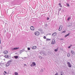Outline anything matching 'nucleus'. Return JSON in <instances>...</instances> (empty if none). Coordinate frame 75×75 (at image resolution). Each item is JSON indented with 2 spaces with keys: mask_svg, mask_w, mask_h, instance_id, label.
I'll return each mask as SVG.
<instances>
[{
  "mask_svg": "<svg viewBox=\"0 0 75 75\" xmlns=\"http://www.w3.org/2000/svg\"><path fill=\"white\" fill-rule=\"evenodd\" d=\"M36 65V64L34 62H33L32 64L31 65V67H34V66H35Z\"/></svg>",
  "mask_w": 75,
  "mask_h": 75,
  "instance_id": "2",
  "label": "nucleus"
},
{
  "mask_svg": "<svg viewBox=\"0 0 75 75\" xmlns=\"http://www.w3.org/2000/svg\"><path fill=\"white\" fill-rule=\"evenodd\" d=\"M10 65V64L9 63H7L6 65V67H8Z\"/></svg>",
  "mask_w": 75,
  "mask_h": 75,
  "instance_id": "14",
  "label": "nucleus"
},
{
  "mask_svg": "<svg viewBox=\"0 0 75 75\" xmlns=\"http://www.w3.org/2000/svg\"><path fill=\"white\" fill-rule=\"evenodd\" d=\"M14 57L15 59H17L18 58V56H15Z\"/></svg>",
  "mask_w": 75,
  "mask_h": 75,
  "instance_id": "16",
  "label": "nucleus"
},
{
  "mask_svg": "<svg viewBox=\"0 0 75 75\" xmlns=\"http://www.w3.org/2000/svg\"><path fill=\"white\" fill-rule=\"evenodd\" d=\"M59 5H61V4L60 3H59Z\"/></svg>",
  "mask_w": 75,
  "mask_h": 75,
  "instance_id": "32",
  "label": "nucleus"
},
{
  "mask_svg": "<svg viewBox=\"0 0 75 75\" xmlns=\"http://www.w3.org/2000/svg\"><path fill=\"white\" fill-rule=\"evenodd\" d=\"M71 52L73 55H75V52L73 50H71Z\"/></svg>",
  "mask_w": 75,
  "mask_h": 75,
  "instance_id": "11",
  "label": "nucleus"
},
{
  "mask_svg": "<svg viewBox=\"0 0 75 75\" xmlns=\"http://www.w3.org/2000/svg\"><path fill=\"white\" fill-rule=\"evenodd\" d=\"M70 20V17H69L68 18V20Z\"/></svg>",
  "mask_w": 75,
  "mask_h": 75,
  "instance_id": "28",
  "label": "nucleus"
},
{
  "mask_svg": "<svg viewBox=\"0 0 75 75\" xmlns=\"http://www.w3.org/2000/svg\"><path fill=\"white\" fill-rule=\"evenodd\" d=\"M67 56L68 57H70V53H67Z\"/></svg>",
  "mask_w": 75,
  "mask_h": 75,
  "instance_id": "13",
  "label": "nucleus"
},
{
  "mask_svg": "<svg viewBox=\"0 0 75 75\" xmlns=\"http://www.w3.org/2000/svg\"><path fill=\"white\" fill-rule=\"evenodd\" d=\"M58 48H57L56 49H55L54 50V51L55 52H56L57 51H58Z\"/></svg>",
  "mask_w": 75,
  "mask_h": 75,
  "instance_id": "17",
  "label": "nucleus"
},
{
  "mask_svg": "<svg viewBox=\"0 0 75 75\" xmlns=\"http://www.w3.org/2000/svg\"><path fill=\"white\" fill-rule=\"evenodd\" d=\"M15 75H18V73L17 72H15Z\"/></svg>",
  "mask_w": 75,
  "mask_h": 75,
  "instance_id": "20",
  "label": "nucleus"
},
{
  "mask_svg": "<svg viewBox=\"0 0 75 75\" xmlns=\"http://www.w3.org/2000/svg\"><path fill=\"white\" fill-rule=\"evenodd\" d=\"M69 33H68L66 35L67 36H68L69 35Z\"/></svg>",
  "mask_w": 75,
  "mask_h": 75,
  "instance_id": "24",
  "label": "nucleus"
},
{
  "mask_svg": "<svg viewBox=\"0 0 75 75\" xmlns=\"http://www.w3.org/2000/svg\"><path fill=\"white\" fill-rule=\"evenodd\" d=\"M0 44H1V40H0Z\"/></svg>",
  "mask_w": 75,
  "mask_h": 75,
  "instance_id": "35",
  "label": "nucleus"
},
{
  "mask_svg": "<svg viewBox=\"0 0 75 75\" xmlns=\"http://www.w3.org/2000/svg\"><path fill=\"white\" fill-rule=\"evenodd\" d=\"M59 11H61V8H60L59 9Z\"/></svg>",
  "mask_w": 75,
  "mask_h": 75,
  "instance_id": "29",
  "label": "nucleus"
},
{
  "mask_svg": "<svg viewBox=\"0 0 75 75\" xmlns=\"http://www.w3.org/2000/svg\"><path fill=\"white\" fill-rule=\"evenodd\" d=\"M51 40V39H46V41H50Z\"/></svg>",
  "mask_w": 75,
  "mask_h": 75,
  "instance_id": "19",
  "label": "nucleus"
},
{
  "mask_svg": "<svg viewBox=\"0 0 75 75\" xmlns=\"http://www.w3.org/2000/svg\"><path fill=\"white\" fill-rule=\"evenodd\" d=\"M66 32V31H63V32H62V33H65Z\"/></svg>",
  "mask_w": 75,
  "mask_h": 75,
  "instance_id": "21",
  "label": "nucleus"
},
{
  "mask_svg": "<svg viewBox=\"0 0 75 75\" xmlns=\"http://www.w3.org/2000/svg\"><path fill=\"white\" fill-rule=\"evenodd\" d=\"M49 18H48V17L47 18V20H49Z\"/></svg>",
  "mask_w": 75,
  "mask_h": 75,
  "instance_id": "30",
  "label": "nucleus"
},
{
  "mask_svg": "<svg viewBox=\"0 0 75 75\" xmlns=\"http://www.w3.org/2000/svg\"><path fill=\"white\" fill-rule=\"evenodd\" d=\"M68 66L69 67V68H71V64H70L69 62H68L67 63Z\"/></svg>",
  "mask_w": 75,
  "mask_h": 75,
  "instance_id": "5",
  "label": "nucleus"
},
{
  "mask_svg": "<svg viewBox=\"0 0 75 75\" xmlns=\"http://www.w3.org/2000/svg\"><path fill=\"white\" fill-rule=\"evenodd\" d=\"M55 40H52V42H51V44H55Z\"/></svg>",
  "mask_w": 75,
  "mask_h": 75,
  "instance_id": "6",
  "label": "nucleus"
},
{
  "mask_svg": "<svg viewBox=\"0 0 75 75\" xmlns=\"http://www.w3.org/2000/svg\"><path fill=\"white\" fill-rule=\"evenodd\" d=\"M56 35H57V33L55 32L52 34V36L53 37H54V36H55Z\"/></svg>",
  "mask_w": 75,
  "mask_h": 75,
  "instance_id": "7",
  "label": "nucleus"
},
{
  "mask_svg": "<svg viewBox=\"0 0 75 75\" xmlns=\"http://www.w3.org/2000/svg\"><path fill=\"white\" fill-rule=\"evenodd\" d=\"M8 53V51L7 50H5L4 52V54H7Z\"/></svg>",
  "mask_w": 75,
  "mask_h": 75,
  "instance_id": "9",
  "label": "nucleus"
},
{
  "mask_svg": "<svg viewBox=\"0 0 75 75\" xmlns=\"http://www.w3.org/2000/svg\"><path fill=\"white\" fill-rule=\"evenodd\" d=\"M62 29V25H60L59 29V31H61V30Z\"/></svg>",
  "mask_w": 75,
  "mask_h": 75,
  "instance_id": "3",
  "label": "nucleus"
},
{
  "mask_svg": "<svg viewBox=\"0 0 75 75\" xmlns=\"http://www.w3.org/2000/svg\"><path fill=\"white\" fill-rule=\"evenodd\" d=\"M54 75H58V73L57 72L56 74Z\"/></svg>",
  "mask_w": 75,
  "mask_h": 75,
  "instance_id": "25",
  "label": "nucleus"
},
{
  "mask_svg": "<svg viewBox=\"0 0 75 75\" xmlns=\"http://www.w3.org/2000/svg\"><path fill=\"white\" fill-rule=\"evenodd\" d=\"M60 7H62V6L60 5Z\"/></svg>",
  "mask_w": 75,
  "mask_h": 75,
  "instance_id": "36",
  "label": "nucleus"
},
{
  "mask_svg": "<svg viewBox=\"0 0 75 75\" xmlns=\"http://www.w3.org/2000/svg\"><path fill=\"white\" fill-rule=\"evenodd\" d=\"M48 34L49 35H50L51 34V33H49V34Z\"/></svg>",
  "mask_w": 75,
  "mask_h": 75,
  "instance_id": "34",
  "label": "nucleus"
},
{
  "mask_svg": "<svg viewBox=\"0 0 75 75\" xmlns=\"http://www.w3.org/2000/svg\"><path fill=\"white\" fill-rule=\"evenodd\" d=\"M36 48H37V47L36 46H33L32 47V50H35Z\"/></svg>",
  "mask_w": 75,
  "mask_h": 75,
  "instance_id": "8",
  "label": "nucleus"
},
{
  "mask_svg": "<svg viewBox=\"0 0 75 75\" xmlns=\"http://www.w3.org/2000/svg\"><path fill=\"white\" fill-rule=\"evenodd\" d=\"M5 58H9V56H8V55L6 54V55H5Z\"/></svg>",
  "mask_w": 75,
  "mask_h": 75,
  "instance_id": "12",
  "label": "nucleus"
},
{
  "mask_svg": "<svg viewBox=\"0 0 75 75\" xmlns=\"http://www.w3.org/2000/svg\"><path fill=\"white\" fill-rule=\"evenodd\" d=\"M35 35H40V32H38V31H36V32H35Z\"/></svg>",
  "mask_w": 75,
  "mask_h": 75,
  "instance_id": "1",
  "label": "nucleus"
},
{
  "mask_svg": "<svg viewBox=\"0 0 75 75\" xmlns=\"http://www.w3.org/2000/svg\"><path fill=\"white\" fill-rule=\"evenodd\" d=\"M71 45H71L70 46H69V47H68V48H71Z\"/></svg>",
  "mask_w": 75,
  "mask_h": 75,
  "instance_id": "27",
  "label": "nucleus"
},
{
  "mask_svg": "<svg viewBox=\"0 0 75 75\" xmlns=\"http://www.w3.org/2000/svg\"><path fill=\"white\" fill-rule=\"evenodd\" d=\"M19 47H15L12 49V50H18V49H19Z\"/></svg>",
  "mask_w": 75,
  "mask_h": 75,
  "instance_id": "10",
  "label": "nucleus"
},
{
  "mask_svg": "<svg viewBox=\"0 0 75 75\" xmlns=\"http://www.w3.org/2000/svg\"><path fill=\"white\" fill-rule=\"evenodd\" d=\"M43 38H44V39H46V37L45 36H44L43 37Z\"/></svg>",
  "mask_w": 75,
  "mask_h": 75,
  "instance_id": "23",
  "label": "nucleus"
},
{
  "mask_svg": "<svg viewBox=\"0 0 75 75\" xmlns=\"http://www.w3.org/2000/svg\"><path fill=\"white\" fill-rule=\"evenodd\" d=\"M24 65L25 66H26V64H25Z\"/></svg>",
  "mask_w": 75,
  "mask_h": 75,
  "instance_id": "33",
  "label": "nucleus"
},
{
  "mask_svg": "<svg viewBox=\"0 0 75 75\" xmlns=\"http://www.w3.org/2000/svg\"><path fill=\"white\" fill-rule=\"evenodd\" d=\"M67 37V35H66L65 36V37L66 38V37Z\"/></svg>",
  "mask_w": 75,
  "mask_h": 75,
  "instance_id": "31",
  "label": "nucleus"
},
{
  "mask_svg": "<svg viewBox=\"0 0 75 75\" xmlns=\"http://www.w3.org/2000/svg\"><path fill=\"white\" fill-rule=\"evenodd\" d=\"M28 50H30V48L28 47Z\"/></svg>",
  "mask_w": 75,
  "mask_h": 75,
  "instance_id": "26",
  "label": "nucleus"
},
{
  "mask_svg": "<svg viewBox=\"0 0 75 75\" xmlns=\"http://www.w3.org/2000/svg\"><path fill=\"white\" fill-rule=\"evenodd\" d=\"M30 29L31 30H32V31H34V26H31L30 27Z\"/></svg>",
  "mask_w": 75,
  "mask_h": 75,
  "instance_id": "4",
  "label": "nucleus"
},
{
  "mask_svg": "<svg viewBox=\"0 0 75 75\" xmlns=\"http://www.w3.org/2000/svg\"><path fill=\"white\" fill-rule=\"evenodd\" d=\"M6 74H7V72H6V71H4V75H6Z\"/></svg>",
  "mask_w": 75,
  "mask_h": 75,
  "instance_id": "18",
  "label": "nucleus"
},
{
  "mask_svg": "<svg viewBox=\"0 0 75 75\" xmlns=\"http://www.w3.org/2000/svg\"><path fill=\"white\" fill-rule=\"evenodd\" d=\"M67 6H69V4H67Z\"/></svg>",
  "mask_w": 75,
  "mask_h": 75,
  "instance_id": "22",
  "label": "nucleus"
},
{
  "mask_svg": "<svg viewBox=\"0 0 75 75\" xmlns=\"http://www.w3.org/2000/svg\"><path fill=\"white\" fill-rule=\"evenodd\" d=\"M60 73H61L60 75H64V73L62 72H61Z\"/></svg>",
  "mask_w": 75,
  "mask_h": 75,
  "instance_id": "15",
  "label": "nucleus"
}]
</instances>
